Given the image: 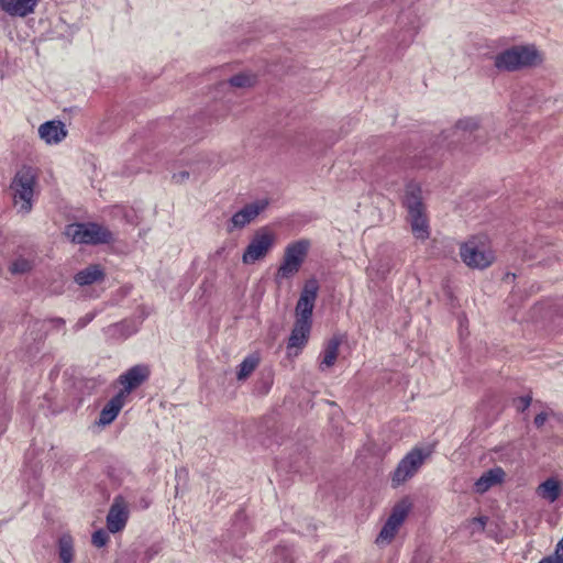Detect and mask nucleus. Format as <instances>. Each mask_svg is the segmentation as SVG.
<instances>
[{
    "instance_id": "16",
    "label": "nucleus",
    "mask_w": 563,
    "mask_h": 563,
    "mask_svg": "<svg viewBox=\"0 0 563 563\" xmlns=\"http://www.w3.org/2000/svg\"><path fill=\"white\" fill-rule=\"evenodd\" d=\"M125 397L121 394H117L112 397L103 407L100 412L99 423L102 426L110 424L119 415L122 407L124 406Z\"/></svg>"
},
{
    "instance_id": "14",
    "label": "nucleus",
    "mask_w": 563,
    "mask_h": 563,
    "mask_svg": "<svg viewBox=\"0 0 563 563\" xmlns=\"http://www.w3.org/2000/svg\"><path fill=\"white\" fill-rule=\"evenodd\" d=\"M40 0H0V9L11 16L24 18L34 12Z\"/></svg>"
},
{
    "instance_id": "27",
    "label": "nucleus",
    "mask_w": 563,
    "mask_h": 563,
    "mask_svg": "<svg viewBox=\"0 0 563 563\" xmlns=\"http://www.w3.org/2000/svg\"><path fill=\"white\" fill-rule=\"evenodd\" d=\"M32 268V262L24 257L16 258L10 266L12 274H24L30 272Z\"/></svg>"
},
{
    "instance_id": "21",
    "label": "nucleus",
    "mask_w": 563,
    "mask_h": 563,
    "mask_svg": "<svg viewBox=\"0 0 563 563\" xmlns=\"http://www.w3.org/2000/svg\"><path fill=\"white\" fill-rule=\"evenodd\" d=\"M537 494L542 499L554 503L561 495L560 482L554 477L545 479L537 487Z\"/></svg>"
},
{
    "instance_id": "38",
    "label": "nucleus",
    "mask_w": 563,
    "mask_h": 563,
    "mask_svg": "<svg viewBox=\"0 0 563 563\" xmlns=\"http://www.w3.org/2000/svg\"><path fill=\"white\" fill-rule=\"evenodd\" d=\"M408 2H409V1H402V0H401V1L399 2V5L404 7V5H406Z\"/></svg>"
},
{
    "instance_id": "37",
    "label": "nucleus",
    "mask_w": 563,
    "mask_h": 563,
    "mask_svg": "<svg viewBox=\"0 0 563 563\" xmlns=\"http://www.w3.org/2000/svg\"><path fill=\"white\" fill-rule=\"evenodd\" d=\"M558 552L563 553V538L556 544Z\"/></svg>"
},
{
    "instance_id": "29",
    "label": "nucleus",
    "mask_w": 563,
    "mask_h": 563,
    "mask_svg": "<svg viewBox=\"0 0 563 563\" xmlns=\"http://www.w3.org/2000/svg\"><path fill=\"white\" fill-rule=\"evenodd\" d=\"M109 540V536L104 530H98L92 534V544L97 548L106 545Z\"/></svg>"
},
{
    "instance_id": "13",
    "label": "nucleus",
    "mask_w": 563,
    "mask_h": 563,
    "mask_svg": "<svg viewBox=\"0 0 563 563\" xmlns=\"http://www.w3.org/2000/svg\"><path fill=\"white\" fill-rule=\"evenodd\" d=\"M38 135L46 144H58L67 135L65 124L60 121H47L40 125Z\"/></svg>"
},
{
    "instance_id": "17",
    "label": "nucleus",
    "mask_w": 563,
    "mask_h": 563,
    "mask_svg": "<svg viewBox=\"0 0 563 563\" xmlns=\"http://www.w3.org/2000/svg\"><path fill=\"white\" fill-rule=\"evenodd\" d=\"M340 345H341V340L336 336L330 339L325 343L323 351L320 354V364H319L320 371L324 372L335 364L338 355H339Z\"/></svg>"
},
{
    "instance_id": "22",
    "label": "nucleus",
    "mask_w": 563,
    "mask_h": 563,
    "mask_svg": "<svg viewBox=\"0 0 563 563\" xmlns=\"http://www.w3.org/2000/svg\"><path fill=\"white\" fill-rule=\"evenodd\" d=\"M58 558L62 563H73L75 559L74 539L69 533H64L57 541Z\"/></svg>"
},
{
    "instance_id": "7",
    "label": "nucleus",
    "mask_w": 563,
    "mask_h": 563,
    "mask_svg": "<svg viewBox=\"0 0 563 563\" xmlns=\"http://www.w3.org/2000/svg\"><path fill=\"white\" fill-rule=\"evenodd\" d=\"M411 508V504L407 499H402L391 510L390 516L379 532L376 543L378 545L388 544L395 538L398 529L407 518Z\"/></svg>"
},
{
    "instance_id": "3",
    "label": "nucleus",
    "mask_w": 563,
    "mask_h": 563,
    "mask_svg": "<svg viewBox=\"0 0 563 563\" xmlns=\"http://www.w3.org/2000/svg\"><path fill=\"white\" fill-rule=\"evenodd\" d=\"M37 184V173L31 166L21 167L11 183L14 206L21 213H29L33 207V197Z\"/></svg>"
},
{
    "instance_id": "15",
    "label": "nucleus",
    "mask_w": 563,
    "mask_h": 563,
    "mask_svg": "<svg viewBox=\"0 0 563 563\" xmlns=\"http://www.w3.org/2000/svg\"><path fill=\"white\" fill-rule=\"evenodd\" d=\"M505 472L501 467H494L485 472L476 482L475 490L479 494L487 492L490 487L504 481Z\"/></svg>"
},
{
    "instance_id": "1",
    "label": "nucleus",
    "mask_w": 563,
    "mask_h": 563,
    "mask_svg": "<svg viewBox=\"0 0 563 563\" xmlns=\"http://www.w3.org/2000/svg\"><path fill=\"white\" fill-rule=\"evenodd\" d=\"M543 62L542 53L533 44L515 45L498 53L494 58L500 71H519L533 68Z\"/></svg>"
},
{
    "instance_id": "24",
    "label": "nucleus",
    "mask_w": 563,
    "mask_h": 563,
    "mask_svg": "<svg viewBox=\"0 0 563 563\" xmlns=\"http://www.w3.org/2000/svg\"><path fill=\"white\" fill-rule=\"evenodd\" d=\"M260 356L257 354H250L246 356L239 366L236 377L239 380L246 379L258 366Z\"/></svg>"
},
{
    "instance_id": "32",
    "label": "nucleus",
    "mask_w": 563,
    "mask_h": 563,
    "mask_svg": "<svg viewBox=\"0 0 563 563\" xmlns=\"http://www.w3.org/2000/svg\"><path fill=\"white\" fill-rule=\"evenodd\" d=\"M539 563H563V553L558 552V549H555L554 554L542 559Z\"/></svg>"
},
{
    "instance_id": "5",
    "label": "nucleus",
    "mask_w": 563,
    "mask_h": 563,
    "mask_svg": "<svg viewBox=\"0 0 563 563\" xmlns=\"http://www.w3.org/2000/svg\"><path fill=\"white\" fill-rule=\"evenodd\" d=\"M277 242V234L268 227L255 231L243 255L242 262L246 265L264 260Z\"/></svg>"
},
{
    "instance_id": "25",
    "label": "nucleus",
    "mask_w": 563,
    "mask_h": 563,
    "mask_svg": "<svg viewBox=\"0 0 563 563\" xmlns=\"http://www.w3.org/2000/svg\"><path fill=\"white\" fill-rule=\"evenodd\" d=\"M300 269V266H298L295 262L288 260L286 256L283 257V262L280 266L277 269L276 273V279H289L294 275H296Z\"/></svg>"
},
{
    "instance_id": "4",
    "label": "nucleus",
    "mask_w": 563,
    "mask_h": 563,
    "mask_svg": "<svg viewBox=\"0 0 563 563\" xmlns=\"http://www.w3.org/2000/svg\"><path fill=\"white\" fill-rule=\"evenodd\" d=\"M65 234L75 243L103 244L113 240L112 233L97 223H73L66 227Z\"/></svg>"
},
{
    "instance_id": "30",
    "label": "nucleus",
    "mask_w": 563,
    "mask_h": 563,
    "mask_svg": "<svg viewBox=\"0 0 563 563\" xmlns=\"http://www.w3.org/2000/svg\"><path fill=\"white\" fill-rule=\"evenodd\" d=\"M486 522H487V518L486 517L474 518L472 520V522H471L472 533L484 531Z\"/></svg>"
},
{
    "instance_id": "36",
    "label": "nucleus",
    "mask_w": 563,
    "mask_h": 563,
    "mask_svg": "<svg viewBox=\"0 0 563 563\" xmlns=\"http://www.w3.org/2000/svg\"><path fill=\"white\" fill-rule=\"evenodd\" d=\"M7 421H8L7 412L3 410H0V433H2L4 431Z\"/></svg>"
},
{
    "instance_id": "19",
    "label": "nucleus",
    "mask_w": 563,
    "mask_h": 563,
    "mask_svg": "<svg viewBox=\"0 0 563 563\" xmlns=\"http://www.w3.org/2000/svg\"><path fill=\"white\" fill-rule=\"evenodd\" d=\"M310 330L311 323L295 321V325L288 341V349L303 347L308 341Z\"/></svg>"
},
{
    "instance_id": "6",
    "label": "nucleus",
    "mask_w": 563,
    "mask_h": 563,
    "mask_svg": "<svg viewBox=\"0 0 563 563\" xmlns=\"http://www.w3.org/2000/svg\"><path fill=\"white\" fill-rule=\"evenodd\" d=\"M460 255L468 267L478 269L488 267L495 260L494 252L490 247L475 239L461 245Z\"/></svg>"
},
{
    "instance_id": "8",
    "label": "nucleus",
    "mask_w": 563,
    "mask_h": 563,
    "mask_svg": "<svg viewBox=\"0 0 563 563\" xmlns=\"http://www.w3.org/2000/svg\"><path fill=\"white\" fill-rule=\"evenodd\" d=\"M427 454L420 449L411 450L398 464L391 476L394 487H397L411 478L423 464Z\"/></svg>"
},
{
    "instance_id": "2",
    "label": "nucleus",
    "mask_w": 563,
    "mask_h": 563,
    "mask_svg": "<svg viewBox=\"0 0 563 563\" xmlns=\"http://www.w3.org/2000/svg\"><path fill=\"white\" fill-rule=\"evenodd\" d=\"M421 188L409 184L404 197V206L408 211V221L411 232L417 240L426 241L430 236L429 221L422 202Z\"/></svg>"
},
{
    "instance_id": "26",
    "label": "nucleus",
    "mask_w": 563,
    "mask_h": 563,
    "mask_svg": "<svg viewBox=\"0 0 563 563\" xmlns=\"http://www.w3.org/2000/svg\"><path fill=\"white\" fill-rule=\"evenodd\" d=\"M254 77L247 74H238L230 78L229 82L231 86L238 88L250 87L254 84Z\"/></svg>"
},
{
    "instance_id": "12",
    "label": "nucleus",
    "mask_w": 563,
    "mask_h": 563,
    "mask_svg": "<svg viewBox=\"0 0 563 563\" xmlns=\"http://www.w3.org/2000/svg\"><path fill=\"white\" fill-rule=\"evenodd\" d=\"M128 509L122 498H115L107 516V527L112 533L119 532L128 521Z\"/></svg>"
},
{
    "instance_id": "11",
    "label": "nucleus",
    "mask_w": 563,
    "mask_h": 563,
    "mask_svg": "<svg viewBox=\"0 0 563 563\" xmlns=\"http://www.w3.org/2000/svg\"><path fill=\"white\" fill-rule=\"evenodd\" d=\"M150 376V368L146 365H135L119 377V383L123 388L119 391L123 397L128 395Z\"/></svg>"
},
{
    "instance_id": "33",
    "label": "nucleus",
    "mask_w": 563,
    "mask_h": 563,
    "mask_svg": "<svg viewBox=\"0 0 563 563\" xmlns=\"http://www.w3.org/2000/svg\"><path fill=\"white\" fill-rule=\"evenodd\" d=\"M172 178L174 183L183 184L189 178V173L187 170H180L178 173H174Z\"/></svg>"
},
{
    "instance_id": "35",
    "label": "nucleus",
    "mask_w": 563,
    "mask_h": 563,
    "mask_svg": "<svg viewBox=\"0 0 563 563\" xmlns=\"http://www.w3.org/2000/svg\"><path fill=\"white\" fill-rule=\"evenodd\" d=\"M548 419V413L547 412H541L539 415L536 416L534 418V424L540 428L544 424V422L547 421Z\"/></svg>"
},
{
    "instance_id": "34",
    "label": "nucleus",
    "mask_w": 563,
    "mask_h": 563,
    "mask_svg": "<svg viewBox=\"0 0 563 563\" xmlns=\"http://www.w3.org/2000/svg\"><path fill=\"white\" fill-rule=\"evenodd\" d=\"M92 318H93L92 314H87L86 317L79 319L76 323V329L77 330L82 329L92 320Z\"/></svg>"
},
{
    "instance_id": "31",
    "label": "nucleus",
    "mask_w": 563,
    "mask_h": 563,
    "mask_svg": "<svg viewBox=\"0 0 563 563\" xmlns=\"http://www.w3.org/2000/svg\"><path fill=\"white\" fill-rule=\"evenodd\" d=\"M531 396H522L515 400V405L518 411H525L531 404Z\"/></svg>"
},
{
    "instance_id": "28",
    "label": "nucleus",
    "mask_w": 563,
    "mask_h": 563,
    "mask_svg": "<svg viewBox=\"0 0 563 563\" xmlns=\"http://www.w3.org/2000/svg\"><path fill=\"white\" fill-rule=\"evenodd\" d=\"M398 23L401 25H408L412 31L418 27L416 25V14L412 12H409L408 14L401 12V14L398 16Z\"/></svg>"
},
{
    "instance_id": "20",
    "label": "nucleus",
    "mask_w": 563,
    "mask_h": 563,
    "mask_svg": "<svg viewBox=\"0 0 563 563\" xmlns=\"http://www.w3.org/2000/svg\"><path fill=\"white\" fill-rule=\"evenodd\" d=\"M104 277V272L102 267L98 264H92L87 266L86 268L79 271L75 275V282L80 286L91 285L99 280H102Z\"/></svg>"
},
{
    "instance_id": "23",
    "label": "nucleus",
    "mask_w": 563,
    "mask_h": 563,
    "mask_svg": "<svg viewBox=\"0 0 563 563\" xmlns=\"http://www.w3.org/2000/svg\"><path fill=\"white\" fill-rule=\"evenodd\" d=\"M479 121L476 118H465L460 120L454 128V134L459 139L467 140L473 133L478 131Z\"/></svg>"
},
{
    "instance_id": "9",
    "label": "nucleus",
    "mask_w": 563,
    "mask_h": 563,
    "mask_svg": "<svg viewBox=\"0 0 563 563\" xmlns=\"http://www.w3.org/2000/svg\"><path fill=\"white\" fill-rule=\"evenodd\" d=\"M319 291V284L314 278L308 279L300 292L295 312L296 321L311 323L312 311Z\"/></svg>"
},
{
    "instance_id": "10",
    "label": "nucleus",
    "mask_w": 563,
    "mask_h": 563,
    "mask_svg": "<svg viewBox=\"0 0 563 563\" xmlns=\"http://www.w3.org/2000/svg\"><path fill=\"white\" fill-rule=\"evenodd\" d=\"M269 205V200L266 198L257 199L245 205L241 210L236 211L231 220L229 231L232 232L235 229H243L251 222H253Z\"/></svg>"
},
{
    "instance_id": "18",
    "label": "nucleus",
    "mask_w": 563,
    "mask_h": 563,
    "mask_svg": "<svg viewBox=\"0 0 563 563\" xmlns=\"http://www.w3.org/2000/svg\"><path fill=\"white\" fill-rule=\"evenodd\" d=\"M309 247L310 242L308 240H298L296 242L289 243L286 246L284 256L301 267L308 254Z\"/></svg>"
}]
</instances>
